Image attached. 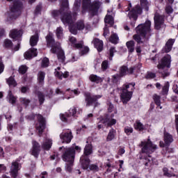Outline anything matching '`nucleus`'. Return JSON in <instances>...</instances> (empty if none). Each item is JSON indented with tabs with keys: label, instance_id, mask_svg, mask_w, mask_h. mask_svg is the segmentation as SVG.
I'll use <instances>...</instances> for the list:
<instances>
[{
	"label": "nucleus",
	"instance_id": "f257e3e1",
	"mask_svg": "<svg viewBox=\"0 0 178 178\" xmlns=\"http://www.w3.org/2000/svg\"><path fill=\"white\" fill-rule=\"evenodd\" d=\"M136 34L134 35V40L137 44H145L148 41L147 34L151 31V21L147 20L145 24H139L136 29Z\"/></svg>",
	"mask_w": 178,
	"mask_h": 178
},
{
	"label": "nucleus",
	"instance_id": "f03ea898",
	"mask_svg": "<svg viewBox=\"0 0 178 178\" xmlns=\"http://www.w3.org/2000/svg\"><path fill=\"white\" fill-rule=\"evenodd\" d=\"M51 15L54 17L63 15L61 18L63 24H71L74 22V18L72 17V13L69 11V1L67 0H62L60 11L53 10Z\"/></svg>",
	"mask_w": 178,
	"mask_h": 178
},
{
	"label": "nucleus",
	"instance_id": "7ed1b4c3",
	"mask_svg": "<svg viewBox=\"0 0 178 178\" xmlns=\"http://www.w3.org/2000/svg\"><path fill=\"white\" fill-rule=\"evenodd\" d=\"M46 40L47 43V47H51L52 54H57L58 59L61 63L65 62V52L59 46V43H55V40H54V35L52 33H49L46 36Z\"/></svg>",
	"mask_w": 178,
	"mask_h": 178
},
{
	"label": "nucleus",
	"instance_id": "20e7f679",
	"mask_svg": "<svg viewBox=\"0 0 178 178\" xmlns=\"http://www.w3.org/2000/svg\"><path fill=\"white\" fill-rule=\"evenodd\" d=\"M76 13H74L72 14V17L74 19L73 22L71 24H68L70 27V31L72 34H77V30H91V25L90 24H84V21H78L76 24L74 25V22H76Z\"/></svg>",
	"mask_w": 178,
	"mask_h": 178
},
{
	"label": "nucleus",
	"instance_id": "39448f33",
	"mask_svg": "<svg viewBox=\"0 0 178 178\" xmlns=\"http://www.w3.org/2000/svg\"><path fill=\"white\" fill-rule=\"evenodd\" d=\"M134 86H136V83H130L124 86V87L122 88L121 100L123 104H127V102H129V101L131 99L133 92L129 90V88H131V90H134Z\"/></svg>",
	"mask_w": 178,
	"mask_h": 178
},
{
	"label": "nucleus",
	"instance_id": "423d86ee",
	"mask_svg": "<svg viewBox=\"0 0 178 178\" xmlns=\"http://www.w3.org/2000/svg\"><path fill=\"white\" fill-rule=\"evenodd\" d=\"M140 147H142V154H146L147 155L152 154V152H154L155 149H156V145L152 143L149 139L147 141L141 142Z\"/></svg>",
	"mask_w": 178,
	"mask_h": 178
},
{
	"label": "nucleus",
	"instance_id": "0eeeda50",
	"mask_svg": "<svg viewBox=\"0 0 178 178\" xmlns=\"http://www.w3.org/2000/svg\"><path fill=\"white\" fill-rule=\"evenodd\" d=\"M75 149L76 151L80 150V147L78 146L74 147H68L64 149V153L63 154V160L65 161V162H74V152Z\"/></svg>",
	"mask_w": 178,
	"mask_h": 178
},
{
	"label": "nucleus",
	"instance_id": "6e6552de",
	"mask_svg": "<svg viewBox=\"0 0 178 178\" xmlns=\"http://www.w3.org/2000/svg\"><path fill=\"white\" fill-rule=\"evenodd\" d=\"M22 4L20 1H17L14 2V5L11 8V11L9 14V17L11 20H15L20 16V14L22 13Z\"/></svg>",
	"mask_w": 178,
	"mask_h": 178
},
{
	"label": "nucleus",
	"instance_id": "1a4fd4ad",
	"mask_svg": "<svg viewBox=\"0 0 178 178\" xmlns=\"http://www.w3.org/2000/svg\"><path fill=\"white\" fill-rule=\"evenodd\" d=\"M134 72V69L133 67L127 69V67L122 66L120 68V75H114L113 76V83H118V80L120 79V77H123V76H126V74H131Z\"/></svg>",
	"mask_w": 178,
	"mask_h": 178
},
{
	"label": "nucleus",
	"instance_id": "9d476101",
	"mask_svg": "<svg viewBox=\"0 0 178 178\" xmlns=\"http://www.w3.org/2000/svg\"><path fill=\"white\" fill-rule=\"evenodd\" d=\"M171 62H172V57L170 56V55L167 54L162 58L161 63H159L157 65V67L160 70H163L165 67H168L169 69V67H170Z\"/></svg>",
	"mask_w": 178,
	"mask_h": 178
},
{
	"label": "nucleus",
	"instance_id": "9b49d317",
	"mask_svg": "<svg viewBox=\"0 0 178 178\" xmlns=\"http://www.w3.org/2000/svg\"><path fill=\"white\" fill-rule=\"evenodd\" d=\"M101 98H102V95H96L91 96V94L86 93V98H85L86 106H91L93 102H96V101H98V99Z\"/></svg>",
	"mask_w": 178,
	"mask_h": 178
},
{
	"label": "nucleus",
	"instance_id": "f8f14e48",
	"mask_svg": "<svg viewBox=\"0 0 178 178\" xmlns=\"http://www.w3.org/2000/svg\"><path fill=\"white\" fill-rule=\"evenodd\" d=\"M38 123L36 124V130L38 132L39 136L42 134L45 129V120L41 115H38Z\"/></svg>",
	"mask_w": 178,
	"mask_h": 178
},
{
	"label": "nucleus",
	"instance_id": "ddd939ff",
	"mask_svg": "<svg viewBox=\"0 0 178 178\" xmlns=\"http://www.w3.org/2000/svg\"><path fill=\"white\" fill-rule=\"evenodd\" d=\"M141 12H143V10L140 6H136L132 9L131 11L129 13L128 17L130 19V20H134V22H136L138 17V13H141Z\"/></svg>",
	"mask_w": 178,
	"mask_h": 178
},
{
	"label": "nucleus",
	"instance_id": "4468645a",
	"mask_svg": "<svg viewBox=\"0 0 178 178\" xmlns=\"http://www.w3.org/2000/svg\"><path fill=\"white\" fill-rule=\"evenodd\" d=\"M173 141V136L170 134L165 132L164 134V143L163 141H160L159 145L161 148L166 147V145H170Z\"/></svg>",
	"mask_w": 178,
	"mask_h": 178
},
{
	"label": "nucleus",
	"instance_id": "2eb2a0df",
	"mask_svg": "<svg viewBox=\"0 0 178 178\" xmlns=\"http://www.w3.org/2000/svg\"><path fill=\"white\" fill-rule=\"evenodd\" d=\"M60 138L62 143H66L69 144L72 139L73 138V136H72V131H67V132H63L60 135Z\"/></svg>",
	"mask_w": 178,
	"mask_h": 178
},
{
	"label": "nucleus",
	"instance_id": "dca6fc26",
	"mask_svg": "<svg viewBox=\"0 0 178 178\" xmlns=\"http://www.w3.org/2000/svg\"><path fill=\"white\" fill-rule=\"evenodd\" d=\"M32 144L33 147L31 154L35 156V158H38V155H40V152L41 151V146L40 145V143L36 141H33Z\"/></svg>",
	"mask_w": 178,
	"mask_h": 178
},
{
	"label": "nucleus",
	"instance_id": "f3484780",
	"mask_svg": "<svg viewBox=\"0 0 178 178\" xmlns=\"http://www.w3.org/2000/svg\"><path fill=\"white\" fill-rule=\"evenodd\" d=\"M154 19L155 29H156V30H159V29L162 27V24H163V22H165L164 17L163 15H160L159 14H155Z\"/></svg>",
	"mask_w": 178,
	"mask_h": 178
},
{
	"label": "nucleus",
	"instance_id": "a211bd4d",
	"mask_svg": "<svg viewBox=\"0 0 178 178\" xmlns=\"http://www.w3.org/2000/svg\"><path fill=\"white\" fill-rule=\"evenodd\" d=\"M19 170H20V164L17 161H13L10 167V173L14 178L17 176Z\"/></svg>",
	"mask_w": 178,
	"mask_h": 178
},
{
	"label": "nucleus",
	"instance_id": "6ab92c4d",
	"mask_svg": "<svg viewBox=\"0 0 178 178\" xmlns=\"http://www.w3.org/2000/svg\"><path fill=\"white\" fill-rule=\"evenodd\" d=\"M69 112H70V114H67V113H65V114L60 115V118L63 122H67V118H70V116H74V115H76V113H77V110L76 109L75 107H72V108L70 109Z\"/></svg>",
	"mask_w": 178,
	"mask_h": 178
},
{
	"label": "nucleus",
	"instance_id": "aec40b11",
	"mask_svg": "<svg viewBox=\"0 0 178 178\" xmlns=\"http://www.w3.org/2000/svg\"><path fill=\"white\" fill-rule=\"evenodd\" d=\"M81 163L82 169L88 170L90 168V159L86 156H82L81 157Z\"/></svg>",
	"mask_w": 178,
	"mask_h": 178
},
{
	"label": "nucleus",
	"instance_id": "412c9836",
	"mask_svg": "<svg viewBox=\"0 0 178 178\" xmlns=\"http://www.w3.org/2000/svg\"><path fill=\"white\" fill-rule=\"evenodd\" d=\"M37 55V49L32 48L24 54V58L25 59H31V58H34Z\"/></svg>",
	"mask_w": 178,
	"mask_h": 178
},
{
	"label": "nucleus",
	"instance_id": "4be33fe9",
	"mask_svg": "<svg viewBox=\"0 0 178 178\" xmlns=\"http://www.w3.org/2000/svg\"><path fill=\"white\" fill-rule=\"evenodd\" d=\"M102 123H104L105 126H107V127H109V126H113V124H116V120L107 116L102 120Z\"/></svg>",
	"mask_w": 178,
	"mask_h": 178
},
{
	"label": "nucleus",
	"instance_id": "5701e85b",
	"mask_svg": "<svg viewBox=\"0 0 178 178\" xmlns=\"http://www.w3.org/2000/svg\"><path fill=\"white\" fill-rule=\"evenodd\" d=\"M95 48L97 49L98 52H101L104 49V42L99 39H94L92 41Z\"/></svg>",
	"mask_w": 178,
	"mask_h": 178
},
{
	"label": "nucleus",
	"instance_id": "b1692460",
	"mask_svg": "<svg viewBox=\"0 0 178 178\" xmlns=\"http://www.w3.org/2000/svg\"><path fill=\"white\" fill-rule=\"evenodd\" d=\"M23 35V31L21 30L17 31V29H13L10 31V37H11L13 40H16V38H19V37H22Z\"/></svg>",
	"mask_w": 178,
	"mask_h": 178
},
{
	"label": "nucleus",
	"instance_id": "393cba45",
	"mask_svg": "<svg viewBox=\"0 0 178 178\" xmlns=\"http://www.w3.org/2000/svg\"><path fill=\"white\" fill-rule=\"evenodd\" d=\"M173 44H175V40L173 39H170L165 44V52H170L172 51V47H173Z\"/></svg>",
	"mask_w": 178,
	"mask_h": 178
},
{
	"label": "nucleus",
	"instance_id": "a878e982",
	"mask_svg": "<svg viewBox=\"0 0 178 178\" xmlns=\"http://www.w3.org/2000/svg\"><path fill=\"white\" fill-rule=\"evenodd\" d=\"M89 79L90 80V81H92V83H97V84H98L99 83H102V78L95 74H91L89 76Z\"/></svg>",
	"mask_w": 178,
	"mask_h": 178
},
{
	"label": "nucleus",
	"instance_id": "bb28decb",
	"mask_svg": "<svg viewBox=\"0 0 178 178\" xmlns=\"http://www.w3.org/2000/svg\"><path fill=\"white\" fill-rule=\"evenodd\" d=\"M70 42L72 43V45L74 48H76L77 49L81 48L83 47V42L81 43H76V38L74 37H70Z\"/></svg>",
	"mask_w": 178,
	"mask_h": 178
},
{
	"label": "nucleus",
	"instance_id": "cd10ccee",
	"mask_svg": "<svg viewBox=\"0 0 178 178\" xmlns=\"http://www.w3.org/2000/svg\"><path fill=\"white\" fill-rule=\"evenodd\" d=\"M31 47H35L37 42H38V34L33 35L31 37L30 40Z\"/></svg>",
	"mask_w": 178,
	"mask_h": 178
},
{
	"label": "nucleus",
	"instance_id": "c85d7f7f",
	"mask_svg": "<svg viewBox=\"0 0 178 178\" xmlns=\"http://www.w3.org/2000/svg\"><path fill=\"white\" fill-rule=\"evenodd\" d=\"M42 147L44 149L48 151L52 147V140L51 139H46Z\"/></svg>",
	"mask_w": 178,
	"mask_h": 178
},
{
	"label": "nucleus",
	"instance_id": "c756f323",
	"mask_svg": "<svg viewBox=\"0 0 178 178\" xmlns=\"http://www.w3.org/2000/svg\"><path fill=\"white\" fill-rule=\"evenodd\" d=\"M91 154H92V145L88 144L84 149V155L85 156H88V155H91Z\"/></svg>",
	"mask_w": 178,
	"mask_h": 178
},
{
	"label": "nucleus",
	"instance_id": "7c9ffc66",
	"mask_svg": "<svg viewBox=\"0 0 178 178\" xmlns=\"http://www.w3.org/2000/svg\"><path fill=\"white\" fill-rule=\"evenodd\" d=\"M126 45L127 47L129 52H131V53L134 52V47H135L134 41L133 40L128 41L127 42Z\"/></svg>",
	"mask_w": 178,
	"mask_h": 178
},
{
	"label": "nucleus",
	"instance_id": "2f4dec72",
	"mask_svg": "<svg viewBox=\"0 0 178 178\" xmlns=\"http://www.w3.org/2000/svg\"><path fill=\"white\" fill-rule=\"evenodd\" d=\"M101 6V3L99 1H94L91 3L89 10H98Z\"/></svg>",
	"mask_w": 178,
	"mask_h": 178
},
{
	"label": "nucleus",
	"instance_id": "473e14b6",
	"mask_svg": "<svg viewBox=\"0 0 178 178\" xmlns=\"http://www.w3.org/2000/svg\"><path fill=\"white\" fill-rule=\"evenodd\" d=\"M6 81L9 87H16V86H17V83H16V81L13 76H10V78L7 79Z\"/></svg>",
	"mask_w": 178,
	"mask_h": 178
},
{
	"label": "nucleus",
	"instance_id": "72a5a7b5",
	"mask_svg": "<svg viewBox=\"0 0 178 178\" xmlns=\"http://www.w3.org/2000/svg\"><path fill=\"white\" fill-rule=\"evenodd\" d=\"M56 35L58 40L63 38V29L62 27H58L56 30Z\"/></svg>",
	"mask_w": 178,
	"mask_h": 178
},
{
	"label": "nucleus",
	"instance_id": "f704fd0d",
	"mask_svg": "<svg viewBox=\"0 0 178 178\" xmlns=\"http://www.w3.org/2000/svg\"><path fill=\"white\" fill-rule=\"evenodd\" d=\"M104 23L109 24V26H113V17L111 15H106L104 18Z\"/></svg>",
	"mask_w": 178,
	"mask_h": 178
},
{
	"label": "nucleus",
	"instance_id": "c9c22d12",
	"mask_svg": "<svg viewBox=\"0 0 178 178\" xmlns=\"http://www.w3.org/2000/svg\"><path fill=\"white\" fill-rule=\"evenodd\" d=\"M169 82H166L162 88L161 94L162 95H168L169 92Z\"/></svg>",
	"mask_w": 178,
	"mask_h": 178
},
{
	"label": "nucleus",
	"instance_id": "e433bc0d",
	"mask_svg": "<svg viewBox=\"0 0 178 178\" xmlns=\"http://www.w3.org/2000/svg\"><path fill=\"white\" fill-rule=\"evenodd\" d=\"M153 99L156 105H157V106H159L160 109H162V106H161V96L158 95H154L153 96Z\"/></svg>",
	"mask_w": 178,
	"mask_h": 178
},
{
	"label": "nucleus",
	"instance_id": "4c0bfd02",
	"mask_svg": "<svg viewBox=\"0 0 178 178\" xmlns=\"http://www.w3.org/2000/svg\"><path fill=\"white\" fill-rule=\"evenodd\" d=\"M45 79V72H39L38 74V80L40 84L44 83V80Z\"/></svg>",
	"mask_w": 178,
	"mask_h": 178
},
{
	"label": "nucleus",
	"instance_id": "58836bf2",
	"mask_svg": "<svg viewBox=\"0 0 178 178\" xmlns=\"http://www.w3.org/2000/svg\"><path fill=\"white\" fill-rule=\"evenodd\" d=\"M140 5L145 10L148 11V8H149V2L147 0H140Z\"/></svg>",
	"mask_w": 178,
	"mask_h": 178
},
{
	"label": "nucleus",
	"instance_id": "ea45409f",
	"mask_svg": "<svg viewBox=\"0 0 178 178\" xmlns=\"http://www.w3.org/2000/svg\"><path fill=\"white\" fill-rule=\"evenodd\" d=\"M115 130L114 129H111L108 136H107V138H106V140L107 141H112V140H113V138H115Z\"/></svg>",
	"mask_w": 178,
	"mask_h": 178
},
{
	"label": "nucleus",
	"instance_id": "a19ab883",
	"mask_svg": "<svg viewBox=\"0 0 178 178\" xmlns=\"http://www.w3.org/2000/svg\"><path fill=\"white\" fill-rule=\"evenodd\" d=\"M118 41H119V37L115 33H113L110 38V42L112 44H118Z\"/></svg>",
	"mask_w": 178,
	"mask_h": 178
},
{
	"label": "nucleus",
	"instance_id": "79ce46f5",
	"mask_svg": "<svg viewBox=\"0 0 178 178\" xmlns=\"http://www.w3.org/2000/svg\"><path fill=\"white\" fill-rule=\"evenodd\" d=\"M134 127L136 130H139V131H143L144 130V125L140 122V121H136L134 124Z\"/></svg>",
	"mask_w": 178,
	"mask_h": 178
},
{
	"label": "nucleus",
	"instance_id": "37998d69",
	"mask_svg": "<svg viewBox=\"0 0 178 178\" xmlns=\"http://www.w3.org/2000/svg\"><path fill=\"white\" fill-rule=\"evenodd\" d=\"M83 7L85 9H90L91 8V0H83Z\"/></svg>",
	"mask_w": 178,
	"mask_h": 178
},
{
	"label": "nucleus",
	"instance_id": "c03bdc74",
	"mask_svg": "<svg viewBox=\"0 0 178 178\" xmlns=\"http://www.w3.org/2000/svg\"><path fill=\"white\" fill-rule=\"evenodd\" d=\"M56 76L58 77L59 79H62V77H64V79H67V77H69V72H66L64 74L62 72H56Z\"/></svg>",
	"mask_w": 178,
	"mask_h": 178
},
{
	"label": "nucleus",
	"instance_id": "a18cd8bd",
	"mask_svg": "<svg viewBox=\"0 0 178 178\" xmlns=\"http://www.w3.org/2000/svg\"><path fill=\"white\" fill-rule=\"evenodd\" d=\"M145 165L146 166H151L152 165V157L151 156L148 155L147 157H145Z\"/></svg>",
	"mask_w": 178,
	"mask_h": 178
},
{
	"label": "nucleus",
	"instance_id": "49530a36",
	"mask_svg": "<svg viewBox=\"0 0 178 178\" xmlns=\"http://www.w3.org/2000/svg\"><path fill=\"white\" fill-rule=\"evenodd\" d=\"M19 101H20L21 104H22L25 106H27V105H29L30 104V99H29L26 97H21L19 99Z\"/></svg>",
	"mask_w": 178,
	"mask_h": 178
},
{
	"label": "nucleus",
	"instance_id": "de8ad7c7",
	"mask_svg": "<svg viewBox=\"0 0 178 178\" xmlns=\"http://www.w3.org/2000/svg\"><path fill=\"white\" fill-rule=\"evenodd\" d=\"M8 98L10 104H15L16 103V98L13 95H12V92H9L8 93Z\"/></svg>",
	"mask_w": 178,
	"mask_h": 178
},
{
	"label": "nucleus",
	"instance_id": "09e8293b",
	"mask_svg": "<svg viewBox=\"0 0 178 178\" xmlns=\"http://www.w3.org/2000/svg\"><path fill=\"white\" fill-rule=\"evenodd\" d=\"M81 48V55H86V54H88V51H90V49L88 47H83V43H82V47H79Z\"/></svg>",
	"mask_w": 178,
	"mask_h": 178
},
{
	"label": "nucleus",
	"instance_id": "8fccbe9b",
	"mask_svg": "<svg viewBox=\"0 0 178 178\" xmlns=\"http://www.w3.org/2000/svg\"><path fill=\"white\" fill-rule=\"evenodd\" d=\"M38 99H39V102H40V105H42V104H44V101H45L44 95H42V93L39 92H38Z\"/></svg>",
	"mask_w": 178,
	"mask_h": 178
},
{
	"label": "nucleus",
	"instance_id": "3c124183",
	"mask_svg": "<svg viewBox=\"0 0 178 178\" xmlns=\"http://www.w3.org/2000/svg\"><path fill=\"white\" fill-rule=\"evenodd\" d=\"M49 65V60L48 59V58H43L42 61V67H48Z\"/></svg>",
	"mask_w": 178,
	"mask_h": 178
},
{
	"label": "nucleus",
	"instance_id": "603ef678",
	"mask_svg": "<svg viewBox=\"0 0 178 178\" xmlns=\"http://www.w3.org/2000/svg\"><path fill=\"white\" fill-rule=\"evenodd\" d=\"M67 163L66 164L65 169L67 172H72V166H73L74 161H67Z\"/></svg>",
	"mask_w": 178,
	"mask_h": 178
},
{
	"label": "nucleus",
	"instance_id": "864d4df0",
	"mask_svg": "<svg viewBox=\"0 0 178 178\" xmlns=\"http://www.w3.org/2000/svg\"><path fill=\"white\" fill-rule=\"evenodd\" d=\"M164 176H167V177H172V176H175L173 173L168 172V170L167 168H164L163 170Z\"/></svg>",
	"mask_w": 178,
	"mask_h": 178
},
{
	"label": "nucleus",
	"instance_id": "5fc2aeb1",
	"mask_svg": "<svg viewBox=\"0 0 178 178\" xmlns=\"http://www.w3.org/2000/svg\"><path fill=\"white\" fill-rule=\"evenodd\" d=\"M12 45H13L12 40L9 39L4 40V47H6V48H10Z\"/></svg>",
	"mask_w": 178,
	"mask_h": 178
},
{
	"label": "nucleus",
	"instance_id": "6e6d98bb",
	"mask_svg": "<svg viewBox=\"0 0 178 178\" xmlns=\"http://www.w3.org/2000/svg\"><path fill=\"white\" fill-rule=\"evenodd\" d=\"M27 66L26 65H22L19 67V73H21L22 74H24V73H26V72H27Z\"/></svg>",
	"mask_w": 178,
	"mask_h": 178
},
{
	"label": "nucleus",
	"instance_id": "4d7b16f0",
	"mask_svg": "<svg viewBox=\"0 0 178 178\" xmlns=\"http://www.w3.org/2000/svg\"><path fill=\"white\" fill-rule=\"evenodd\" d=\"M88 170H92L93 172H98L99 168L97 166V165L92 164L89 165Z\"/></svg>",
	"mask_w": 178,
	"mask_h": 178
},
{
	"label": "nucleus",
	"instance_id": "13d9d810",
	"mask_svg": "<svg viewBox=\"0 0 178 178\" xmlns=\"http://www.w3.org/2000/svg\"><path fill=\"white\" fill-rule=\"evenodd\" d=\"M108 67H109V63L108 60L103 61L102 63V69H103V70H106Z\"/></svg>",
	"mask_w": 178,
	"mask_h": 178
},
{
	"label": "nucleus",
	"instance_id": "bf43d9fd",
	"mask_svg": "<svg viewBox=\"0 0 178 178\" xmlns=\"http://www.w3.org/2000/svg\"><path fill=\"white\" fill-rule=\"evenodd\" d=\"M80 5H81V0H75L74 4V10H77V9L80 8Z\"/></svg>",
	"mask_w": 178,
	"mask_h": 178
},
{
	"label": "nucleus",
	"instance_id": "052dcab7",
	"mask_svg": "<svg viewBox=\"0 0 178 178\" xmlns=\"http://www.w3.org/2000/svg\"><path fill=\"white\" fill-rule=\"evenodd\" d=\"M165 13H167V15H170V13H173V8H172L171 6H165Z\"/></svg>",
	"mask_w": 178,
	"mask_h": 178
},
{
	"label": "nucleus",
	"instance_id": "680f3d73",
	"mask_svg": "<svg viewBox=\"0 0 178 178\" xmlns=\"http://www.w3.org/2000/svg\"><path fill=\"white\" fill-rule=\"evenodd\" d=\"M124 133H126L127 136H130V134L133 133V128L130 127H126L124 128Z\"/></svg>",
	"mask_w": 178,
	"mask_h": 178
},
{
	"label": "nucleus",
	"instance_id": "e2e57ef3",
	"mask_svg": "<svg viewBox=\"0 0 178 178\" xmlns=\"http://www.w3.org/2000/svg\"><path fill=\"white\" fill-rule=\"evenodd\" d=\"M115 52H116L115 47H111L109 50L110 60H112V58H113V54H115Z\"/></svg>",
	"mask_w": 178,
	"mask_h": 178
},
{
	"label": "nucleus",
	"instance_id": "0e129e2a",
	"mask_svg": "<svg viewBox=\"0 0 178 178\" xmlns=\"http://www.w3.org/2000/svg\"><path fill=\"white\" fill-rule=\"evenodd\" d=\"M108 111L113 112V109L115 108V107L113 106V104H112L111 103H108Z\"/></svg>",
	"mask_w": 178,
	"mask_h": 178
},
{
	"label": "nucleus",
	"instance_id": "69168bd1",
	"mask_svg": "<svg viewBox=\"0 0 178 178\" xmlns=\"http://www.w3.org/2000/svg\"><path fill=\"white\" fill-rule=\"evenodd\" d=\"M154 77H155V74L152 72H149L146 76V79H154Z\"/></svg>",
	"mask_w": 178,
	"mask_h": 178
},
{
	"label": "nucleus",
	"instance_id": "338daca9",
	"mask_svg": "<svg viewBox=\"0 0 178 178\" xmlns=\"http://www.w3.org/2000/svg\"><path fill=\"white\" fill-rule=\"evenodd\" d=\"M161 73L163 77H168L169 76V72L168 71H161Z\"/></svg>",
	"mask_w": 178,
	"mask_h": 178
},
{
	"label": "nucleus",
	"instance_id": "774afa93",
	"mask_svg": "<svg viewBox=\"0 0 178 178\" xmlns=\"http://www.w3.org/2000/svg\"><path fill=\"white\" fill-rule=\"evenodd\" d=\"M173 91L175 92V94H178V86L177 85H174L172 87Z\"/></svg>",
	"mask_w": 178,
	"mask_h": 178
}]
</instances>
